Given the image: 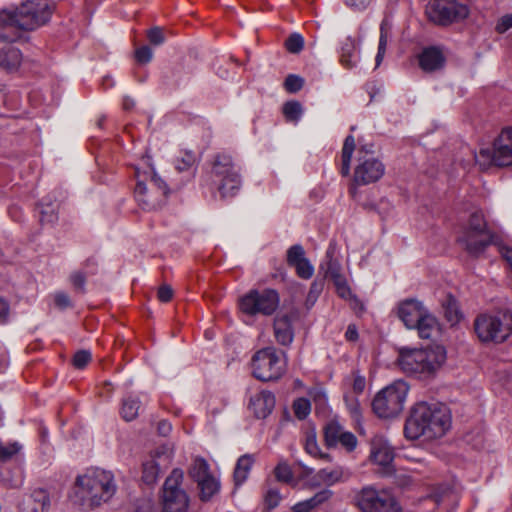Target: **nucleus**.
<instances>
[{"label":"nucleus","mask_w":512,"mask_h":512,"mask_svg":"<svg viewBox=\"0 0 512 512\" xmlns=\"http://www.w3.org/2000/svg\"><path fill=\"white\" fill-rule=\"evenodd\" d=\"M372 0H345V3L357 10H363L367 8Z\"/></svg>","instance_id":"nucleus-61"},{"label":"nucleus","mask_w":512,"mask_h":512,"mask_svg":"<svg viewBox=\"0 0 512 512\" xmlns=\"http://www.w3.org/2000/svg\"><path fill=\"white\" fill-rule=\"evenodd\" d=\"M54 4L51 0H25L18 7L0 10V27L16 31H33L51 19Z\"/></svg>","instance_id":"nucleus-4"},{"label":"nucleus","mask_w":512,"mask_h":512,"mask_svg":"<svg viewBox=\"0 0 512 512\" xmlns=\"http://www.w3.org/2000/svg\"><path fill=\"white\" fill-rule=\"evenodd\" d=\"M409 391L408 384L398 380L379 391L373 399L372 408L379 418H394L403 408Z\"/></svg>","instance_id":"nucleus-8"},{"label":"nucleus","mask_w":512,"mask_h":512,"mask_svg":"<svg viewBox=\"0 0 512 512\" xmlns=\"http://www.w3.org/2000/svg\"><path fill=\"white\" fill-rule=\"evenodd\" d=\"M136 512H158L154 503L150 499L141 500L137 507Z\"/></svg>","instance_id":"nucleus-60"},{"label":"nucleus","mask_w":512,"mask_h":512,"mask_svg":"<svg viewBox=\"0 0 512 512\" xmlns=\"http://www.w3.org/2000/svg\"><path fill=\"white\" fill-rule=\"evenodd\" d=\"M159 464L154 458L143 463L142 480L148 485L154 484L159 476Z\"/></svg>","instance_id":"nucleus-37"},{"label":"nucleus","mask_w":512,"mask_h":512,"mask_svg":"<svg viewBox=\"0 0 512 512\" xmlns=\"http://www.w3.org/2000/svg\"><path fill=\"white\" fill-rule=\"evenodd\" d=\"M91 360V353L87 350H80L73 357V364L76 368H84Z\"/></svg>","instance_id":"nucleus-49"},{"label":"nucleus","mask_w":512,"mask_h":512,"mask_svg":"<svg viewBox=\"0 0 512 512\" xmlns=\"http://www.w3.org/2000/svg\"><path fill=\"white\" fill-rule=\"evenodd\" d=\"M148 39L153 45H161L165 41L164 32L159 27H154L148 31Z\"/></svg>","instance_id":"nucleus-53"},{"label":"nucleus","mask_w":512,"mask_h":512,"mask_svg":"<svg viewBox=\"0 0 512 512\" xmlns=\"http://www.w3.org/2000/svg\"><path fill=\"white\" fill-rule=\"evenodd\" d=\"M339 60L341 65L347 69H352L357 66L360 60V53L352 37H345L340 42Z\"/></svg>","instance_id":"nucleus-24"},{"label":"nucleus","mask_w":512,"mask_h":512,"mask_svg":"<svg viewBox=\"0 0 512 512\" xmlns=\"http://www.w3.org/2000/svg\"><path fill=\"white\" fill-rule=\"evenodd\" d=\"M345 337L349 341H355L358 338V331L354 325H349L346 332Z\"/></svg>","instance_id":"nucleus-63"},{"label":"nucleus","mask_w":512,"mask_h":512,"mask_svg":"<svg viewBox=\"0 0 512 512\" xmlns=\"http://www.w3.org/2000/svg\"><path fill=\"white\" fill-rule=\"evenodd\" d=\"M116 492L111 472L94 468L76 478L73 500L85 509L100 506L109 501Z\"/></svg>","instance_id":"nucleus-2"},{"label":"nucleus","mask_w":512,"mask_h":512,"mask_svg":"<svg viewBox=\"0 0 512 512\" xmlns=\"http://www.w3.org/2000/svg\"><path fill=\"white\" fill-rule=\"evenodd\" d=\"M140 408L141 402L139 397L129 395L123 399L120 413L125 421H132L137 418Z\"/></svg>","instance_id":"nucleus-29"},{"label":"nucleus","mask_w":512,"mask_h":512,"mask_svg":"<svg viewBox=\"0 0 512 512\" xmlns=\"http://www.w3.org/2000/svg\"><path fill=\"white\" fill-rule=\"evenodd\" d=\"M275 406V397L269 391H261L250 399L249 409L259 418L264 419L271 414Z\"/></svg>","instance_id":"nucleus-23"},{"label":"nucleus","mask_w":512,"mask_h":512,"mask_svg":"<svg viewBox=\"0 0 512 512\" xmlns=\"http://www.w3.org/2000/svg\"><path fill=\"white\" fill-rule=\"evenodd\" d=\"M171 429V424L167 421H161L158 424V431L163 436H167L170 433Z\"/></svg>","instance_id":"nucleus-64"},{"label":"nucleus","mask_w":512,"mask_h":512,"mask_svg":"<svg viewBox=\"0 0 512 512\" xmlns=\"http://www.w3.org/2000/svg\"><path fill=\"white\" fill-rule=\"evenodd\" d=\"M293 410L295 416L298 419H305L310 414L311 411L310 401L306 398H298L297 400L294 401Z\"/></svg>","instance_id":"nucleus-41"},{"label":"nucleus","mask_w":512,"mask_h":512,"mask_svg":"<svg viewBox=\"0 0 512 512\" xmlns=\"http://www.w3.org/2000/svg\"><path fill=\"white\" fill-rule=\"evenodd\" d=\"M512 27V15L503 16L496 25V30L499 33H504Z\"/></svg>","instance_id":"nucleus-59"},{"label":"nucleus","mask_w":512,"mask_h":512,"mask_svg":"<svg viewBox=\"0 0 512 512\" xmlns=\"http://www.w3.org/2000/svg\"><path fill=\"white\" fill-rule=\"evenodd\" d=\"M476 163L483 169L496 166L512 165V126L504 128L494 141L493 151L481 149L474 156Z\"/></svg>","instance_id":"nucleus-11"},{"label":"nucleus","mask_w":512,"mask_h":512,"mask_svg":"<svg viewBox=\"0 0 512 512\" xmlns=\"http://www.w3.org/2000/svg\"><path fill=\"white\" fill-rule=\"evenodd\" d=\"M22 449V445L16 441L0 440V460L13 459Z\"/></svg>","instance_id":"nucleus-38"},{"label":"nucleus","mask_w":512,"mask_h":512,"mask_svg":"<svg viewBox=\"0 0 512 512\" xmlns=\"http://www.w3.org/2000/svg\"><path fill=\"white\" fill-rule=\"evenodd\" d=\"M189 475L195 482H198L211 476L212 473L210 472L209 464L205 459L196 458L189 469Z\"/></svg>","instance_id":"nucleus-35"},{"label":"nucleus","mask_w":512,"mask_h":512,"mask_svg":"<svg viewBox=\"0 0 512 512\" xmlns=\"http://www.w3.org/2000/svg\"><path fill=\"white\" fill-rule=\"evenodd\" d=\"M346 405L350 415L355 421H359L361 416L360 404L356 398H346Z\"/></svg>","instance_id":"nucleus-54"},{"label":"nucleus","mask_w":512,"mask_h":512,"mask_svg":"<svg viewBox=\"0 0 512 512\" xmlns=\"http://www.w3.org/2000/svg\"><path fill=\"white\" fill-rule=\"evenodd\" d=\"M451 425V413L445 404L420 402L411 409L404 434L409 440L433 441L446 435Z\"/></svg>","instance_id":"nucleus-1"},{"label":"nucleus","mask_w":512,"mask_h":512,"mask_svg":"<svg viewBox=\"0 0 512 512\" xmlns=\"http://www.w3.org/2000/svg\"><path fill=\"white\" fill-rule=\"evenodd\" d=\"M279 305V295L275 290H251L239 300V309L245 316H269Z\"/></svg>","instance_id":"nucleus-12"},{"label":"nucleus","mask_w":512,"mask_h":512,"mask_svg":"<svg viewBox=\"0 0 512 512\" xmlns=\"http://www.w3.org/2000/svg\"><path fill=\"white\" fill-rule=\"evenodd\" d=\"M287 263L295 269L299 278L308 280L314 274V266L306 258L304 248L299 244L293 245L288 249Z\"/></svg>","instance_id":"nucleus-21"},{"label":"nucleus","mask_w":512,"mask_h":512,"mask_svg":"<svg viewBox=\"0 0 512 512\" xmlns=\"http://www.w3.org/2000/svg\"><path fill=\"white\" fill-rule=\"evenodd\" d=\"M474 328L482 342L502 343L512 335V311L505 308L480 314Z\"/></svg>","instance_id":"nucleus-5"},{"label":"nucleus","mask_w":512,"mask_h":512,"mask_svg":"<svg viewBox=\"0 0 512 512\" xmlns=\"http://www.w3.org/2000/svg\"><path fill=\"white\" fill-rule=\"evenodd\" d=\"M357 443L358 441L356 436L351 432L345 431V433L342 434L338 444H340L348 452H351L356 448Z\"/></svg>","instance_id":"nucleus-48"},{"label":"nucleus","mask_w":512,"mask_h":512,"mask_svg":"<svg viewBox=\"0 0 512 512\" xmlns=\"http://www.w3.org/2000/svg\"><path fill=\"white\" fill-rule=\"evenodd\" d=\"M135 57L139 63L145 64L152 60L153 51L148 46H142L136 50Z\"/></svg>","instance_id":"nucleus-51"},{"label":"nucleus","mask_w":512,"mask_h":512,"mask_svg":"<svg viewBox=\"0 0 512 512\" xmlns=\"http://www.w3.org/2000/svg\"><path fill=\"white\" fill-rule=\"evenodd\" d=\"M350 476L351 472L342 466H335L330 469L324 468L308 477L306 485L309 488H317L322 485L332 486L336 483L348 480Z\"/></svg>","instance_id":"nucleus-19"},{"label":"nucleus","mask_w":512,"mask_h":512,"mask_svg":"<svg viewBox=\"0 0 512 512\" xmlns=\"http://www.w3.org/2000/svg\"><path fill=\"white\" fill-rule=\"evenodd\" d=\"M384 165L374 157L359 159L354 171V184L367 185L378 181L384 174Z\"/></svg>","instance_id":"nucleus-17"},{"label":"nucleus","mask_w":512,"mask_h":512,"mask_svg":"<svg viewBox=\"0 0 512 512\" xmlns=\"http://www.w3.org/2000/svg\"><path fill=\"white\" fill-rule=\"evenodd\" d=\"M413 329L417 330L420 338L431 339L439 334L440 326L436 317L428 310Z\"/></svg>","instance_id":"nucleus-27"},{"label":"nucleus","mask_w":512,"mask_h":512,"mask_svg":"<svg viewBox=\"0 0 512 512\" xmlns=\"http://www.w3.org/2000/svg\"><path fill=\"white\" fill-rule=\"evenodd\" d=\"M212 181L223 198L235 196L241 188L240 167L228 154L215 156L211 170Z\"/></svg>","instance_id":"nucleus-7"},{"label":"nucleus","mask_w":512,"mask_h":512,"mask_svg":"<svg viewBox=\"0 0 512 512\" xmlns=\"http://www.w3.org/2000/svg\"><path fill=\"white\" fill-rule=\"evenodd\" d=\"M370 459L376 465L388 470L394 459V450L386 439L376 436L371 442Z\"/></svg>","instance_id":"nucleus-22"},{"label":"nucleus","mask_w":512,"mask_h":512,"mask_svg":"<svg viewBox=\"0 0 512 512\" xmlns=\"http://www.w3.org/2000/svg\"><path fill=\"white\" fill-rule=\"evenodd\" d=\"M274 473L278 481L290 483L293 480L292 470L287 463H279L276 466Z\"/></svg>","instance_id":"nucleus-44"},{"label":"nucleus","mask_w":512,"mask_h":512,"mask_svg":"<svg viewBox=\"0 0 512 512\" xmlns=\"http://www.w3.org/2000/svg\"><path fill=\"white\" fill-rule=\"evenodd\" d=\"M137 183L135 187V198L139 205L145 210H153L160 207L169 192L166 183L154 172H143L136 170Z\"/></svg>","instance_id":"nucleus-6"},{"label":"nucleus","mask_w":512,"mask_h":512,"mask_svg":"<svg viewBox=\"0 0 512 512\" xmlns=\"http://www.w3.org/2000/svg\"><path fill=\"white\" fill-rule=\"evenodd\" d=\"M253 463L254 459L252 456L247 454L241 456L238 459L234 470V481L237 486L243 484L246 481Z\"/></svg>","instance_id":"nucleus-30"},{"label":"nucleus","mask_w":512,"mask_h":512,"mask_svg":"<svg viewBox=\"0 0 512 512\" xmlns=\"http://www.w3.org/2000/svg\"><path fill=\"white\" fill-rule=\"evenodd\" d=\"M303 46V37L297 33L290 35L285 41V47L291 53H299L303 49Z\"/></svg>","instance_id":"nucleus-45"},{"label":"nucleus","mask_w":512,"mask_h":512,"mask_svg":"<svg viewBox=\"0 0 512 512\" xmlns=\"http://www.w3.org/2000/svg\"><path fill=\"white\" fill-rule=\"evenodd\" d=\"M197 484L200 490V498L203 501L210 500L220 490V482L213 474L198 481Z\"/></svg>","instance_id":"nucleus-31"},{"label":"nucleus","mask_w":512,"mask_h":512,"mask_svg":"<svg viewBox=\"0 0 512 512\" xmlns=\"http://www.w3.org/2000/svg\"><path fill=\"white\" fill-rule=\"evenodd\" d=\"M445 361V348L434 345L427 348L400 347L395 363L407 375L428 379L436 375Z\"/></svg>","instance_id":"nucleus-3"},{"label":"nucleus","mask_w":512,"mask_h":512,"mask_svg":"<svg viewBox=\"0 0 512 512\" xmlns=\"http://www.w3.org/2000/svg\"><path fill=\"white\" fill-rule=\"evenodd\" d=\"M184 473L181 469H174L163 485L162 505L163 512H187L189 498L181 488Z\"/></svg>","instance_id":"nucleus-13"},{"label":"nucleus","mask_w":512,"mask_h":512,"mask_svg":"<svg viewBox=\"0 0 512 512\" xmlns=\"http://www.w3.org/2000/svg\"><path fill=\"white\" fill-rule=\"evenodd\" d=\"M324 289V281L323 280H314L311 283L308 295H307V302L311 303L312 305L316 302L320 294L322 293Z\"/></svg>","instance_id":"nucleus-46"},{"label":"nucleus","mask_w":512,"mask_h":512,"mask_svg":"<svg viewBox=\"0 0 512 512\" xmlns=\"http://www.w3.org/2000/svg\"><path fill=\"white\" fill-rule=\"evenodd\" d=\"M493 233L487 226L481 211L473 212L460 237L461 243L472 255H479L493 242Z\"/></svg>","instance_id":"nucleus-10"},{"label":"nucleus","mask_w":512,"mask_h":512,"mask_svg":"<svg viewBox=\"0 0 512 512\" xmlns=\"http://www.w3.org/2000/svg\"><path fill=\"white\" fill-rule=\"evenodd\" d=\"M283 114L288 121L297 122L303 114L302 105L298 101H288L283 106Z\"/></svg>","instance_id":"nucleus-40"},{"label":"nucleus","mask_w":512,"mask_h":512,"mask_svg":"<svg viewBox=\"0 0 512 512\" xmlns=\"http://www.w3.org/2000/svg\"><path fill=\"white\" fill-rule=\"evenodd\" d=\"M70 282L75 289L83 291L86 282V276L81 271H75L70 275Z\"/></svg>","instance_id":"nucleus-55"},{"label":"nucleus","mask_w":512,"mask_h":512,"mask_svg":"<svg viewBox=\"0 0 512 512\" xmlns=\"http://www.w3.org/2000/svg\"><path fill=\"white\" fill-rule=\"evenodd\" d=\"M355 148V140L352 135L346 137L342 149V167L341 173L344 176H347L350 172V162L352 158V154Z\"/></svg>","instance_id":"nucleus-36"},{"label":"nucleus","mask_w":512,"mask_h":512,"mask_svg":"<svg viewBox=\"0 0 512 512\" xmlns=\"http://www.w3.org/2000/svg\"><path fill=\"white\" fill-rule=\"evenodd\" d=\"M57 498L55 489L36 488L23 499L21 509L24 512H47Z\"/></svg>","instance_id":"nucleus-18"},{"label":"nucleus","mask_w":512,"mask_h":512,"mask_svg":"<svg viewBox=\"0 0 512 512\" xmlns=\"http://www.w3.org/2000/svg\"><path fill=\"white\" fill-rule=\"evenodd\" d=\"M426 13L434 23L446 25L465 19L469 15V8L456 0H431Z\"/></svg>","instance_id":"nucleus-15"},{"label":"nucleus","mask_w":512,"mask_h":512,"mask_svg":"<svg viewBox=\"0 0 512 512\" xmlns=\"http://www.w3.org/2000/svg\"><path fill=\"white\" fill-rule=\"evenodd\" d=\"M314 508H315V506H314L312 500L309 498V499H306V500H303V501H300V502L294 504L292 507V511L293 512H310Z\"/></svg>","instance_id":"nucleus-57"},{"label":"nucleus","mask_w":512,"mask_h":512,"mask_svg":"<svg viewBox=\"0 0 512 512\" xmlns=\"http://www.w3.org/2000/svg\"><path fill=\"white\" fill-rule=\"evenodd\" d=\"M54 302L59 308H67L71 305L69 296L64 292H57L54 295Z\"/></svg>","instance_id":"nucleus-58"},{"label":"nucleus","mask_w":512,"mask_h":512,"mask_svg":"<svg viewBox=\"0 0 512 512\" xmlns=\"http://www.w3.org/2000/svg\"><path fill=\"white\" fill-rule=\"evenodd\" d=\"M365 388V379L361 376H357L353 382V389L357 393H361Z\"/></svg>","instance_id":"nucleus-62"},{"label":"nucleus","mask_w":512,"mask_h":512,"mask_svg":"<svg viewBox=\"0 0 512 512\" xmlns=\"http://www.w3.org/2000/svg\"><path fill=\"white\" fill-rule=\"evenodd\" d=\"M281 500L280 493L275 489H269L264 497L266 507L271 510L278 506Z\"/></svg>","instance_id":"nucleus-50"},{"label":"nucleus","mask_w":512,"mask_h":512,"mask_svg":"<svg viewBox=\"0 0 512 512\" xmlns=\"http://www.w3.org/2000/svg\"><path fill=\"white\" fill-rule=\"evenodd\" d=\"M357 504L362 512H400V506L390 492L364 487L357 496Z\"/></svg>","instance_id":"nucleus-14"},{"label":"nucleus","mask_w":512,"mask_h":512,"mask_svg":"<svg viewBox=\"0 0 512 512\" xmlns=\"http://www.w3.org/2000/svg\"><path fill=\"white\" fill-rule=\"evenodd\" d=\"M391 38V27L387 20H383L380 26V37L378 44V51L375 57L376 67H378L385 56L386 47L389 39Z\"/></svg>","instance_id":"nucleus-32"},{"label":"nucleus","mask_w":512,"mask_h":512,"mask_svg":"<svg viewBox=\"0 0 512 512\" xmlns=\"http://www.w3.org/2000/svg\"><path fill=\"white\" fill-rule=\"evenodd\" d=\"M195 162V154L193 152L186 151L181 153V156L175 160V167L178 171H186L191 168Z\"/></svg>","instance_id":"nucleus-42"},{"label":"nucleus","mask_w":512,"mask_h":512,"mask_svg":"<svg viewBox=\"0 0 512 512\" xmlns=\"http://www.w3.org/2000/svg\"><path fill=\"white\" fill-rule=\"evenodd\" d=\"M332 281L336 288V293L340 298L349 301L355 305L360 304L358 298L352 293L345 276L334 279Z\"/></svg>","instance_id":"nucleus-34"},{"label":"nucleus","mask_w":512,"mask_h":512,"mask_svg":"<svg viewBox=\"0 0 512 512\" xmlns=\"http://www.w3.org/2000/svg\"><path fill=\"white\" fill-rule=\"evenodd\" d=\"M333 495V492L328 489H322L321 491L317 492L314 496H312L310 499L312 500L315 508L320 506L321 504L327 502Z\"/></svg>","instance_id":"nucleus-52"},{"label":"nucleus","mask_w":512,"mask_h":512,"mask_svg":"<svg viewBox=\"0 0 512 512\" xmlns=\"http://www.w3.org/2000/svg\"><path fill=\"white\" fill-rule=\"evenodd\" d=\"M327 261L325 264L321 265L322 269H325L326 277H329L331 280L340 278L344 276L342 273V266L340 262L334 258V247L332 245L326 251Z\"/></svg>","instance_id":"nucleus-28"},{"label":"nucleus","mask_w":512,"mask_h":512,"mask_svg":"<svg viewBox=\"0 0 512 512\" xmlns=\"http://www.w3.org/2000/svg\"><path fill=\"white\" fill-rule=\"evenodd\" d=\"M428 309L422 302L414 299L403 301L398 306V317L404 323L406 328L413 329L417 327L421 318L426 314Z\"/></svg>","instance_id":"nucleus-20"},{"label":"nucleus","mask_w":512,"mask_h":512,"mask_svg":"<svg viewBox=\"0 0 512 512\" xmlns=\"http://www.w3.org/2000/svg\"><path fill=\"white\" fill-rule=\"evenodd\" d=\"M19 38L18 31L0 27V66L17 69L22 61V54L12 42Z\"/></svg>","instance_id":"nucleus-16"},{"label":"nucleus","mask_w":512,"mask_h":512,"mask_svg":"<svg viewBox=\"0 0 512 512\" xmlns=\"http://www.w3.org/2000/svg\"><path fill=\"white\" fill-rule=\"evenodd\" d=\"M443 64L444 56L442 52L435 47L426 48L419 55V65L426 72L435 71L441 68Z\"/></svg>","instance_id":"nucleus-26"},{"label":"nucleus","mask_w":512,"mask_h":512,"mask_svg":"<svg viewBox=\"0 0 512 512\" xmlns=\"http://www.w3.org/2000/svg\"><path fill=\"white\" fill-rule=\"evenodd\" d=\"M305 450L308 454L315 458L324 459L330 461V457L328 454L321 453L320 448L318 446L316 435L314 433H308L305 439Z\"/></svg>","instance_id":"nucleus-39"},{"label":"nucleus","mask_w":512,"mask_h":512,"mask_svg":"<svg viewBox=\"0 0 512 512\" xmlns=\"http://www.w3.org/2000/svg\"><path fill=\"white\" fill-rule=\"evenodd\" d=\"M285 354L274 347L258 350L251 359L252 374L261 381H274L286 372Z\"/></svg>","instance_id":"nucleus-9"},{"label":"nucleus","mask_w":512,"mask_h":512,"mask_svg":"<svg viewBox=\"0 0 512 512\" xmlns=\"http://www.w3.org/2000/svg\"><path fill=\"white\" fill-rule=\"evenodd\" d=\"M157 297L161 302H169L173 297V290L169 285H162L159 287Z\"/></svg>","instance_id":"nucleus-56"},{"label":"nucleus","mask_w":512,"mask_h":512,"mask_svg":"<svg viewBox=\"0 0 512 512\" xmlns=\"http://www.w3.org/2000/svg\"><path fill=\"white\" fill-rule=\"evenodd\" d=\"M304 79L295 74H289L284 81V88L289 93H296L302 89Z\"/></svg>","instance_id":"nucleus-43"},{"label":"nucleus","mask_w":512,"mask_h":512,"mask_svg":"<svg viewBox=\"0 0 512 512\" xmlns=\"http://www.w3.org/2000/svg\"><path fill=\"white\" fill-rule=\"evenodd\" d=\"M274 335L277 342L281 345L292 343L294 333L292 329V320L288 314H279L274 320Z\"/></svg>","instance_id":"nucleus-25"},{"label":"nucleus","mask_w":512,"mask_h":512,"mask_svg":"<svg viewBox=\"0 0 512 512\" xmlns=\"http://www.w3.org/2000/svg\"><path fill=\"white\" fill-rule=\"evenodd\" d=\"M345 433L344 428L337 421H330L324 429L325 441L329 447L337 446L342 434Z\"/></svg>","instance_id":"nucleus-33"},{"label":"nucleus","mask_w":512,"mask_h":512,"mask_svg":"<svg viewBox=\"0 0 512 512\" xmlns=\"http://www.w3.org/2000/svg\"><path fill=\"white\" fill-rule=\"evenodd\" d=\"M41 222L42 223H54L57 220L56 206L55 205H41Z\"/></svg>","instance_id":"nucleus-47"}]
</instances>
